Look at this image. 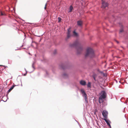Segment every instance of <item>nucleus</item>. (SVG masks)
<instances>
[{
  "label": "nucleus",
  "mask_w": 128,
  "mask_h": 128,
  "mask_svg": "<svg viewBox=\"0 0 128 128\" xmlns=\"http://www.w3.org/2000/svg\"><path fill=\"white\" fill-rule=\"evenodd\" d=\"M94 54L93 50L91 48H88L86 49V52L85 55L86 57H89L90 58L94 57Z\"/></svg>",
  "instance_id": "1"
},
{
  "label": "nucleus",
  "mask_w": 128,
  "mask_h": 128,
  "mask_svg": "<svg viewBox=\"0 0 128 128\" xmlns=\"http://www.w3.org/2000/svg\"><path fill=\"white\" fill-rule=\"evenodd\" d=\"M77 46V51L78 54H79L82 51V48L80 46V44L78 42L76 41L74 43L72 46Z\"/></svg>",
  "instance_id": "2"
},
{
  "label": "nucleus",
  "mask_w": 128,
  "mask_h": 128,
  "mask_svg": "<svg viewBox=\"0 0 128 128\" xmlns=\"http://www.w3.org/2000/svg\"><path fill=\"white\" fill-rule=\"evenodd\" d=\"M106 94L104 90L102 91L101 93V96L99 98V102L100 103V104L103 102V99L106 98Z\"/></svg>",
  "instance_id": "3"
},
{
  "label": "nucleus",
  "mask_w": 128,
  "mask_h": 128,
  "mask_svg": "<svg viewBox=\"0 0 128 128\" xmlns=\"http://www.w3.org/2000/svg\"><path fill=\"white\" fill-rule=\"evenodd\" d=\"M81 91L82 93L83 94V96L84 97V99L87 102H88V101L87 95L86 94V92H85V91L83 90L82 89L81 90Z\"/></svg>",
  "instance_id": "4"
},
{
  "label": "nucleus",
  "mask_w": 128,
  "mask_h": 128,
  "mask_svg": "<svg viewBox=\"0 0 128 128\" xmlns=\"http://www.w3.org/2000/svg\"><path fill=\"white\" fill-rule=\"evenodd\" d=\"M102 113L103 116L104 118V119H106L108 114L106 110H104L102 112Z\"/></svg>",
  "instance_id": "5"
},
{
  "label": "nucleus",
  "mask_w": 128,
  "mask_h": 128,
  "mask_svg": "<svg viewBox=\"0 0 128 128\" xmlns=\"http://www.w3.org/2000/svg\"><path fill=\"white\" fill-rule=\"evenodd\" d=\"M102 8H104L108 6V4L107 3L104 2L103 0H102Z\"/></svg>",
  "instance_id": "6"
},
{
  "label": "nucleus",
  "mask_w": 128,
  "mask_h": 128,
  "mask_svg": "<svg viewBox=\"0 0 128 128\" xmlns=\"http://www.w3.org/2000/svg\"><path fill=\"white\" fill-rule=\"evenodd\" d=\"M80 84L82 86H85L86 84V82L83 80H81L80 81Z\"/></svg>",
  "instance_id": "7"
},
{
  "label": "nucleus",
  "mask_w": 128,
  "mask_h": 128,
  "mask_svg": "<svg viewBox=\"0 0 128 128\" xmlns=\"http://www.w3.org/2000/svg\"><path fill=\"white\" fill-rule=\"evenodd\" d=\"M77 23L78 26H82V22L81 20H79L77 22Z\"/></svg>",
  "instance_id": "8"
},
{
  "label": "nucleus",
  "mask_w": 128,
  "mask_h": 128,
  "mask_svg": "<svg viewBox=\"0 0 128 128\" xmlns=\"http://www.w3.org/2000/svg\"><path fill=\"white\" fill-rule=\"evenodd\" d=\"M15 86H16L14 85L13 86H12V87L8 91V93L10 92L14 88Z\"/></svg>",
  "instance_id": "9"
},
{
  "label": "nucleus",
  "mask_w": 128,
  "mask_h": 128,
  "mask_svg": "<svg viewBox=\"0 0 128 128\" xmlns=\"http://www.w3.org/2000/svg\"><path fill=\"white\" fill-rule=\"evenodd\" d=\"M104 120L106 122L108 125L109 124H110V122L109 120H107L106 119H104Z\"/></svg>",
  "instance_id": "10"
},
{
  "label": "nucleus",
  "mask_w": 128,
  "mask_h": 128,
  "mask_svg": "<svg viewBox=\"0 0 128 128\" xmlns=\"http://www.w3.org/2000/svg\"><path fill=\"white\" fill-rule=\"evenodd\" d=\"M73 9V8L72 5H71L70 7L69 10L68 11V12H72V10Z\"/></svg>",
  "instance_id": "11"
},
{
  "label": "nucleus",
  "mask_w": 128,
  "mask_h": 128,
  "mask_svg": "<svg viewBox=\"0 0 128 128\" xmlns=\"http://www.w3.org/2000/svg\"><path fill=\"white\" fill-rule=\"evenodd\" d=\"M74 35L76 36H78V34L76 33L75 31H74L73 32Z\"/></svg>",
  "instance_id": "12"
},
{
  "label": "nucleus",
  "mask_w": 128,
  "mask_h": 128,
  "mask_svg": "<svg viewBox=\"0 0 128 128\" xmlns=\"http://www.w3.org/2000/svg\"><path fill=\"white\" fill-rule=\"evenodd\" d=\"M63 76L64 78H66L68 76V75L67 74L65 73L63 74Z\"/></svg>",
  "instance_id": "13"
},
{
  "label": "nucleus",
  "mask_w": 128,
  "mask_h": 128,
  "mask_svg": "<svg viewBox=\"0 0 128 128\" xmlns=\"http://www.w3.org/2000/svg\"><path fill=\"white\" fill-rule=\"evenodd\" d=\"M87 86L89 88H91V83L90 82H88L87 84Z\"/></svg>",
  "instance_id": "14"
},
{
  "label": "nucleus",
  "mask_w": 128,
  "mask_h": 128,
  "mask_svg": "<svg viewBox=\"0 0 128 128\" xmlns=\"http://www.w3.org/2000/svg\"><path fill=\"white\" fill-rule=\"evenodd\" d=\"M0 15L1 16H4L6 14L4 12H2V11L0 12Z\"/></svg>",
  "instance_id": "15"
},
{
  "label": "nucleus",
  "mask_w": 128,
  "mask_h": 128,
  "mask_svg": "<svg viewBox=\"0 0 128 128\" xmlns=\"http://www.w3.org/2000/svg\"><path fill=\"white\" fill-rule=\"evenodd\" d=\"M70 32H71L70 28H69L68 29L67 33L70 34Z\"/></svg>",
  "instance_id": "16"
},
{
  "label": "nucleus",
  "mask_w": 128,
  "mask_h": 128,
  "mask_svg": "<svg viewBox=\"0 0 128 128\" xmlns=\"http://www.w3.org/2000/svg\"><path fill=\"white\" fill-rule=\"evenodd\" d=\"M70 36V34L67 33V37L68 38H69Z\"/></svg>",
  "instance_id": "17"
},
{
  "label": "nucleus",
  "mask_w": 128,
  "mask_h": 128,
  "mask_svg": "<svg viewBox=\"0 0 128 128\" xmlns=\"http://www.w3.org/2000/svg\"><path fill=\"white\" fill-rule=\"evenodd\" d=\"M58 22H60L62 20L61 18H60L59 17L58 18Z\"/></svg>",
  "instance_id": "18"
},
{
  "label": "nucleus",
  "mask_w": 128,
  "mask_h": 128,
  "mask_svg": "<svg viewBox=\"0 0 128 128\" xmlns=\"http://www.w3.org/2000/svg\"><path fill=\"white\" fill-rule=\"evenodd\" d=\"M123 29H121L120 31V32H123Z\"/></svg>",
  "instance_id": "19"
},
{
  "label": "nucleus",
  "mask_w": 128,
  "mask_h": 128,
  "mask_svg": "<svg viewBox=\"0 0 128 128\" xmlns=\"http://www.w3.org/2000/svg\"><path fill=\"white\" fill-rule=\"evenodd\" d=\"M108 126H109L110 128H111V126L110 124L108 125Z\"/></svg>",
  "instance_id": "20"
},
{
  "label": "nucleus",
  "mask_w": 128,
  "mask_h": 128,
  "mask_svg": "<svg viewBox=\"0 0 128 128\" xmlns=\"http://www.w3.org/2000/svg\"><path fill=\"white\" fill-rule=\"evenodd\" d=\"M46 5H45V6L44 7V9H45V10L46 8Z\"/></svg>",
  "instance_id": "21"
},
{
  "label": "nucleus",
  "mask_w": 128,
  "mask_h": 128,
  "mask_svg": "<svg viewBox=\"0 0 128 128\" xmlns=\"http://www.w3.org/2000/svg\"><path fill=\"white\" fill-rule=\"evenodd\" d=\"M93 78L94 79V80H95L96 79H95V77L93 76Z\"/></svg>",
  "instance_id": "22"
},
{
  "label": "nucleus",
  "mask_w": 128,
  "mask_h": 128,
  "mask_svg": "<svg viewBox=\"0 0 128 128\" xmlns=\"http://www.w3.org/2000/svg\"><path fill=\"white\" fill-rule=\"evenodd\" d=\"M116 42H117V43H118V41H116Z\"/></svg>",
  "instance_id": "23"
},
{
  "label": "nucleus",
  "mask_w": 128,
  "mask_h": 128,
  "mask_svg": "<svg viewBox=\"0 0 128 128\" xmlns=\"http://www.w3.org/2000/svg\"><path fill=\"white\" fill-rule=\"evenodd\" d=\"M26 74H26H24V76H25V75Z\"/></svg>",
  "instance_id": "24"
},
{
  "label": "nucleus",
  "mask_w": 128,
  "mask_h": 128,
  "mask_svg": "<svg viewBox=\"0 0 128 128\" xmlns=\"http://www.w3.org/2000/svg\"><path fill=\"white\" fill-rule=\"evenodd\" d=\"M55 52H56V50H55Z\"/></svg>",
  "instance_id": "25"
}]
</instances>
